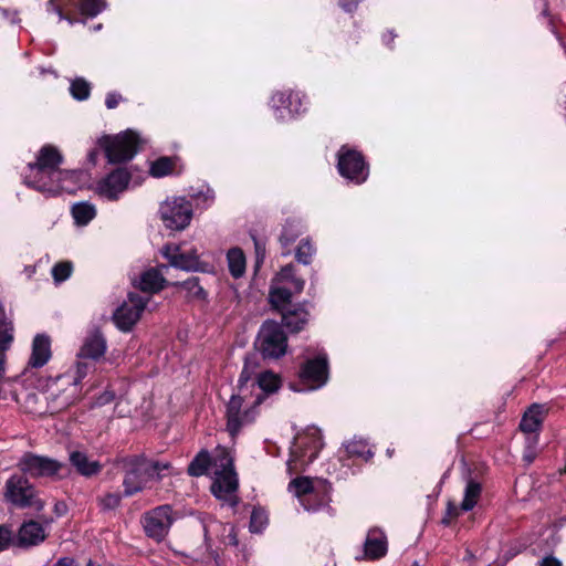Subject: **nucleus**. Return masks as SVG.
<instances>
[{
	"label": "nucleus",
	"mask_w": 566,
	"mask_h": 566,
	"mask_svg": "<svg viewBox=\"0 0 566 566\" xmlns=\"http://www.w3.org/2000/svg\"><path fill=\"white\" fill-rule=\"evenodd\" d=\"M63 157L55 147L43 146L36 160L28 164L23 174L24 184L48 197L75 193L84 186L85 175L82 170L61 169Z\"/></svg>",
	"instance_id": "f257e3e1"
},
{
	"label": "nucleus",
	"mask_w": 566,
	"mask_h": 566,
	"mask_svg": "<svg viewBox=\"0 0 566 566\" xmlns=\"http://www.w3.org/2000/svg\"><path fill=\"white\" fill-rule=\"evenodd\" d=\"M208 472L213 475L212 494L230 507H234L238 504V476L228 449L218 447L212 455L207 450H201L188 467L191 476H201Z\"/></svg>",
	"instance_id": "f03ea898"
},
{
	"label": "nucleus",
	"mask_w": 566,
	"mask_h": 566,
	"mask_svg": "<svg viewBox=\"0 0 566 566\" xmlns=\"http://www.w3.org/2000/svg\"><path fill=\"white\" fill-rule=\"evenodd\" d=\"M90 368V364L76 361L74 367L49 384L46 403L50 413L62 411L80 399L81 381L86 377Z\"/></svg>",
	"instance_id": "7ed1b4c3"
},
{
	"label": "nucleus",
	"mask_w": 566,
	"mask_h": 566,
	"mask_svg": "<svg viewBox=\"0 0 566 566\" xmlns=\"http://www.w3.org/2000/svg\"><path fill=\"white\" fill-rule=\"evenodd\" d=\"M263 402V396L253 392L249 388V382L242 381L238 391L233 394L227 405V430L234 438L248 424L254 422L259 415V407Z\"/></svg>",
	"instance_id": "20e7f679"
},
{
	"label": "nucleus",
	"mask_w": 566,
	"mask_h": 566,
	"mask_svg": "<svg viewBox=\"0 0 566 566\" xmlns=\"http://www.w3.org/2000/svg\"><path fill=\"white\" fill-rule=\"evenodd\" d=\"M118 463L125 470L123 481L125 496L140 492L149 481L161 479V472L170 468L168 462L149 460L143 455L126 457Z\"/></svg>",
	"instance_id": "39448f33"
},
{
	"label": "nucleus",
	"mask_w": 566,
	"mask_h": 566,
	"mask_svg": "<svg viewBox=\"0 0 566 566\" xmlns=\"http://www.w3.org/2000/svg\"><path fill=\"white\" fill-rule=\"evenodd\" d=\"M331 484L322 479L296 478L289 484V491L307 512H317L331 501Z\"/></svg>",
	"instance_id": "423d86ee"
},
{
	"label": "nucleus",
	"mask_w": 566,
	"mask_h": 566,
	"mask_svg": "<svg viewBox=\"0 0 566 566\" xmlns=\"http://www.w3.org/2000/svg\"><path fill=\"white\" fill-rule=\"evenodd\" d=\"M304 284V280L295 276L293 265L282 268L272 282L269 295L270 303L280 312L286 311L291 304L292 295L301 293Z\"/></svg>",
	"instance_id": "0eeeda50"
},
{
	"label": "nucleus",
	"mask_w": 566,
	"mask_h": 566,
	"mask_svg": "<svg viewBox=\"0 0 566 566\" xmlns=\"http://www.w3.org/2000/svg\"><path fill=\"white\" fill-rule=\"evenodd\" d=\"M270 108L279 122H290L307 111L308 101L304 93L294 90H281L272 94Z\"/></svg>",
	"instance_id": "6e6552de"
},
{
	"label": "nucleus",
	"mask_w": 566,
	"mask_h": 566,
	"mask_svg": "<svg viewBox=\"0 0 566 566\" xmlns=\"http://www.w3.org/2000/svg\"><path fill=\"white\" fill-rule=\"evenodd\" d=\"M97 144L104 150L108 163L117 164L134 158L138 150L139 137L134 130L127 129L114 136L104 135Z\"/></svg>",
	"instance_id": "1a4fd4ad"
},
{
	"label": "nucleus",
	"mask_w": 566,
	"mask_h": 566,
	"mask_svg": "<svg viewBox=\"0 0 566 566\" xmlns=\"http://www.w3.org/2000/svg\"><path fill=\"white\" fill-rule=\"evenodd\" d=\"M159 214L167 229L182 231L190 224L193 216L191 200L184 196L168 197L161 202Z\"/></svg>",
	"instance_id": "9d476101"
},
{
	"label": "nucleus",
	"mask_w": 566,
	"mask_h": 566,
	"mask_svg": "<svg viewBox=\"0 0 566 566\" xmlns=\"http://www.w3.org/2000/svg\"><path fill=\"white\" fill-rule=\"evenodd\" d=\"M161 254L168 261V266L187 272H209L208 263L200 260L197 249H187L184 244H166Z\"/></svg>",
	"instance_id": "9b49d317"
},
{
	"label": "nucleus",
	"mask_w": 566,
	"mask_h": 566,
	"mask_svg": "<svg viewBox=\"0 0 566 566\" xmlns=\"http://www.w3.org/2000/svg\"><path fill=\"white\" fill-rule=\"evenodd\" d=\"M4 499L21 509L33 507L41 511L44 507V503L36 496L28 479L19 474H13L6 482Z\"/></svg>",
	"instance_id": "f8f14e48"
},
{
	"label": "nucleus",
	"mask_w": 566,
	"mask_h": 566,
	"mask_svg": "<svg viewBox=\"0 0 566 566\" xmlns=\"http://www.w3.org/2000/svg\"><path fill=\"white\" fill-rule=\"evenodd\" d=\"M256 346L265 358H279L286 353L287 338L281 325L265 321L258 334Z\"/></svg>",
	"instance_id": "ddd939ff"
},
{
	"label": "nucleus",
	"mask_w": 566,
	"mask_h": 566,
	"mask_svg": "<svg viewBox=\"0 0 566 566\" xmlns=\"http://www.w3.org/2000/svg\"><path fill=\"white\" fill-rule=\"evenodd\" d=\"M300 380L304 385L302 390H316L326 385L328 359L325 352L319 350L305 359L300 370Z\"/></svg>",
	"instance_id": "4468645a"
},
{
	"label": "nucleus",
	"mask_w": 566,
	"mask_h": 566,
	"mask_svg": "<svg viewBox=\"0 0 566 566\" xmlns=\"http://www.w3.org/2000/svg\"><path fill=\"white\" fill-rule=\"evenodd\" d=\"M337 168L342 177L357 185L366 181L368 167L363 155L348 146H342L338 150Z\"/></svg>",
	"instance_id": "2eb2a0df"
},
{
	"label": "nucleus",
	"mask_w": 566,
	"mask_h": 566,
	"mask_svg": "<svg viewBox=\"0 0 566 566\" xmlns=\"http://www.w3.org/2000/svg\"><path fill=\"white\" fill-rule=\"evenodd\" d=\"M148 302V297H144L137 293H129L127 300L124 301L113 314V321L116 327L124 333L130 332L140 319Z\"/></svg>",
	"instance_id": "dca6fc26"
},
{
	"label": "nucleus",
	"mask_w": 566,
	"mask_h": 566,
	"mask_svg": "<svg viewBox=\"0 0 566 566\" xmlns=\"http://www.w3.org/2000/svg\"><path fill=\"white\" fill-rule=\"evenodd\" d=\"M172 509L170 505H160L143 516V526L148 537L160 542L168 534L172 523Z\"/></svg>",
	"instance_id": "f3484780"
},
{
	"label": "nucleus",
	"mask_w": 566,
	"mask_h": 566,
	"mask_svg": "<svg viewBox=\"0 0 566 566\" xmlns=\"http://www.w3.org/2000/svg\"><path fill=\"white\" fill-rule=\"evenodd\" d=\"M317 434V432H315ZM323 443L318 436L310 438L298 437L294 447L291 450V458L287 461L290 471L303 469L305 465L312 463L318 455Z\"/></svg>",
	"instance_id": "a211bd4d"
},
{
	"label": "nucleus",
	"mask_w": 566,
	"mask_h": 566,
	"mask_svg": "<svg viewBox=\"0 0 566 566\" xmlns=\"http://www.w3.org/2000/svg\"><path fill=\"white\" fill-rule=\"evenodd\" d=\"M130 181V174L126 168H116L101 178L95 186V192L109 201L118 200L126 191Z\"/></svg>",
	"instance_id": "6ab92c4d"
},
{
	"label": "nucleus",
	"mask_w": 566,
	"mask_h": 566,
	"mask_svg": "<svg viewBox=\"0 0 566 566\" xmlns=\"http://www.w3.org/2000/svg\"><path fill=\"white\" fill-rule=\"evenodd\" d=\"M18 467L30 476H53L62 464L54 459L27 452L20 458Z\"/></svg>",
	"instance_id": "aec40b11"
},
{
	"label": "nucleus",
	"mask_w": 566,
	"mask_h": 566,
	"mask_svg": "<svg viewBox=\"0 0 566 566\" xmlns=\"http://www.w3.org/2000/svg\"><path fill=\"white\" fill-rule=\"evenodd\" d=\"M107 349V342L99 328H92L83 339V344L77 353V361L82 359L98 360Z\"/></svg>",
	"instance_id": "412c9836"
},
{
	"label": "nucleus",
	"mask_w": 566,
	"mask_h": 566,
	"mask_svg": "<svg viewBox=\"0 0 566 566\" xmlns=\"http://www.w3.org/2000/svg\"><path fill=\"white\" fill-rule=\"evenodd\" d=\"M169 271V266L166 264H161L157 268H150L144 271L138 280L133 279V283L146 293H157L161 291L167 284L168 281L165 277V274Z\"/></svg>",
	"instance_id": "4be33fe9"
},
{
	"label": "nucleus",
	"mask_w": 566,
	"mask_h": 566,
	"mask_svg": "<svg viewBox=\"0 0 566 566\" xmlns=\"http://www.w3.org/2000/svg\"><path fill=\"white\" fill-rule=\"evenodd\" d=\"M15 536V546L29 548L40 545L46 538V532L42 524L33 520L24 522Z\"/></svg>",
	"instance_id": "5701e85b"
},
{
	"label": "nucleus",
	"mask_w": 566,
	"mask_h": 566,
	"mask_svg": "<svg viewBox=\"0 0 566 566\" xmlns=\"http://www.w3.org/2000/svg\"><path fill=\"white\" fill-rule=\"evenodd\" d=\"M387 552L388 541L385 532L379 527L370 528L364 542V558L368 560L380 559Z\"/></svg>",
	"instance_id": "b1692460"
},
{
	"label": "nucleus",
	"mask_w": 566,
	"mask_h": 566,
	"mask_svg": "<svg viewBox=\"0 0 566 566\" xmlns=\"http://www.w3.org/2000/svg\"><path fill=\"white\" fill-rule=\"evenodd\" d=\"M13 400L20 403L28 413L34 416L50 413L46 403V394L25 390L20 394H13Z\"/></svg>",
	"instance_id": "393cba45"
},
{
	"label": "nucleus",
	"mask_w": 566,
	"mask_h": 566,
	"mask_svg": "<svg viewBox=\"0 0 566 566\" xmlns=\"http://www.w3.org/2000/svg\"><path fill=\"white\" fill-rule=\"evenodd\" d=\"M51 357L50 339L45 335H36L32 343V353L29 365L34 368L44 366Z\"/></svg>",
	"instance_id": "a878e982"
},
{
	"label": "nucleus",
	"mask_w": 566,
	"mask_h": 566,
	"mask_svg": "<svg viewBox=\"0 0 566 566\" xmlns=\"http://www.w3.org/2000/svg\"><path fill=\"white\" fill-rule=\"evenodd\" d=\"M545 408L541 405L531 406L527 411H525L520 428L523 432L530 434L528 437L537 436V431L541 428V424L544 420Z\"/></svg>",
	"instance_id": "bb28decb"
},
{
	"label": "nucleus",
	"mask_w": 566,
	"mask_h": 566,
	"mask_svg": "<svg viewBox=\"0 0 566 566\" xmlns=\"http://www.w3.org/2000/svg\"><path fill=\"white\" fill-rule=\"evenodd\" d=\"M70 462L77 473L86 478L96 475L102 470V464L98 461L91 460L87 454L82 451H72L70 453Z\"/></svg>",
	"instance_id": "cd10ccee"
},
{
	"label": "nucleus",
	"mask_w": 566,
	"mask_h": 566,
	"mask_svg": "<svg viewBox=\"0 0 566 566\" xmlns=\"http://www.w3.org/2000/svg\"><path fill=\"white\" fill-rule=\"evenodd\" d=\"M281 378L273 371L265 370L259 374L256 381L249 384V388L253 392L264 395L273 394L281 387Z\"/></svg>",
	"instance_id": "c85d7f7f"
},
{
	"label": "nucleus",
	"mask_w": 566,
	"mask_h": 566,
	"mask_svg": "<svg viewBox=\"0 0 566 566\" xmlns=\"http://www.w3.org/2000/svg\"><path fill=\"white\" fill-rule=\"evenodd\" d=\"M228 270L233 279H240L245 274L247 258L242 249L234 247L227 252Z\"/></svg>",
	"instance_id": "c756f323"
},
{
	"label": "nucleus",
	"mask_w": 566,
	"mask_h": 566,
	"mask_svg": "<svg viewBox=\"0 0 566 566\" xmlns=\"http://www.w3.org/2000/svg\"><path fill=\"white\" fill-rule=\"evenodd\" d=\"M71 214L77 227H85L96 217V207L88 201L76 202L71 208Z\"/></svg>",
	"instance_id": "7c9ffc66"
},
{
	"label": "nucleus",
	"mask_w": 566,
	"mask_h": 566,
	"mask_svg": "<svg viewBox=\"0 0 566 566\" xmlns=\"http://www.w3.org/2000/svg\"><path fill=\"white\" fill-rule=\"evenodd\" d=\"M281 313L284 326L291 332H300L308 321V313L302 307L294 311L286 310Z\"/></svg>",
	"instance_id": "2f4dec72"
},
{
	"label": "nucleus",
	"mask_w": 566,
	"mask_h": 566,
	"mask_svg": "<svg viewBox=\"0 0 566 566\" xmlns=\"http://www.w3.org/2000/svg\"><path fill=\"white\" fill-rule=\"evenodd\" d=\"M346 452L350 457L361 458L367 461L374 457V451L365 439L354 438L345 444Z\"/></svg>",
	"instance_id": "473e14b6"
},
{
	"label": "nucleus",
	"mask_w": 566,
	"mask_h": 566,
	"mask_svg": "<svg viewBox=\"0 0 566 566\" xmlns=\"http://www.w3.org/2000/svg\"><path fill=\"white\" fill-rule=\"evenodd\" d=\"M481 491H482V488H481L480 483H478L473 480H470L467 483V486L464 490V497L461 502V510L463 512H469L474 509V506L476 505V503L481 496Z\"/></svg>",
	"instance_id": "72a5a7b5"
},
{
	"label": "nucleus",
	"mask_w": 566,
	"mask_h": 566,
	"mask_svg": "<svg viewBox=\"0 0 566 566\" xmlns=\"http://www.w3.org/2000/svg\"><path fill=\"white\" fill-rule=\"evenodd\" d=\"M174 285H179L182 290L186 291V296L192 301H205L207 298V292L200 285L199 279L192 276L186 280L182 283H172Z\"/></svg>",
	"instance_id": "f704fd0d"
},
{
	"label": "nucleus",
	"mask_w": 566,
	"mask_h": 566,
	"mask_svg": "<svg viewBox=\"0 0 566 566\" xmlns=\"http://www.w3.org/2000/svg\"><path fill=\"white\" fill-rule=\"evenodd\" d=\"M176 159L170 157H160L150 164L149 172L153 177L161 178L174 172Z\"/></svg>",
	"instance_id": "c9c22d12"
},
{
	"label": "nucleus",
	"mask_w": 566,
	"mask_h": 566,
	"mask_svg": "<svg viewBox=\"0 0 566 566\" xmlns=\"http://www.w3.org/2000/svg\"><path fill=\"white\" fill-rule=\"evenodd\" d=\"M302 230L303 227L300 221L287 220L280 235L282 245L286 247L292 243L302 233Z\"/></svg>",
	"instance_id": "e433bc0d"
},
{
	"label": "nucleus",
	"mask_w": 566,
	"mask_h": 566,
	"mask_svg": "<svg viewBox=\"0 0 566 566\" xmlns=\"http://www.w3.org/2000/svg\"><path fill=\"white\" fill-rule=\"evenodd\" d=\"M189 197L191 202L195 201L198 207L206 209L212 205L214 192L211 188L202 186L197 191L191 192Z\"/></svg>",
	"instance_id": "4c0bfd02"
},
{
	"label": "nucleus",
	"mask_w": 566,
	"mask_h": 566,
	"mask_svg": "<svg viewBox=\"0 0 566 566\" xmlns=\"http://www.w3.org/2000/svg\"><path fill=\"white\" fill-rule=\"evenodd\" d=\"M71 95L77 101H85L91 94V84L83 77H76L70 85Z\"/></svg>",
	"instance_id": "58836bf2"
},
{
	"label": "nucleus",
	"mask_w": 566,
	"mask_h": 566,
	"mask_svg": "<svg viewBox=\"0 0 566 566\" xmlns=\"http://www.w3.org/2000/svg\"><path fill=\"white\" fill-rule=\"evenodd\" d=\"M106 0H80L78 9L82 14L96 17L106 9Z\"/></svg>",
	"instance_id": "ea45409f"
},
{
	"label": "nucleus",
	"mask_w": 566,
	"mask_h": 566,
	"mask_svg": "<svg viewBox=\"0 0 566 566\" xmlns=\"http://www.w3.org/2000/svg\"><path fill=\"white\" fill-rule=\"evenodd\" d=\"M73 272V264L70 261H61L53 265L51 274L55 284L65 282Z\"/></svg>",
	"instance_id": "a19ab883"
},
{
	"label": "nucleus",
	"mask_w": 566,
	"mask_h": 566,
	"mask_svg": "<svg viewBox=\"0 0 566 566\" xmlns=\"http://www.w3.org/2000/svg\"><path fill=\"white\" fill-rule=\"evenodd\" d=\"M315 251L316 249L311 241L308 239H304L300 242L296 249L295 258L300 263L307 265L312 262V256Z\"/></svg>",
	"instance_id": "79ce46f5"
},
{
	"label": "nucleus",
	"mask_w": 566,
	"mask_h": 566,
	"mask_svg": "<svg viewBox=\"0 0 566 566\" xmlns=\"http://www.w3.org/2000/svg\"><path fill=\"white\" fill-rule=\"evenodd\" d=\"M13 342V326L10 322L0 319V353L11 347Z\"/></svg>",
	"instance_id": "37998d69"
},
{
	"label": "nucleus",
	"mask_w": 566,
	"mask_h": 566,
	"mask_svg": "<svg viewBox=\"0 0 566 566\" xmlns=\"http://www.w3.org/2000/svg\"><path fill=\"white\" fill-rule=\"evenodd\" d=\"M268 524V514L262 509H254L250 518V531L252 533H261Z\"/></svg>",
	"instance_id": "c03bdc74"
},
{
	"label": "nucleus",
	"mask_w": 566,
	"mask_h": 566,
	"mask_svg": "<svg viewBox=\"0 0 566 566\" xmlns=\"http://www.w3.org/2000/svg\"><path fill=\"white\" fill-rule=\"evenodd\" d=\"M122 502L120 493H107L104 496L99 497L98 504L104 511H112L119 506Z\"/></svg>",
	"instance_id": "a18cd8bd"
},
{
	"label": "nucleus",
	"mask_w": 566,
	"mask_h": 566,
	"mask_svg": "<svg viewBox=\"0 0 566 566\" xmlns=\"http://www.w3.org/2000/svg\"><path fill=\"white\" fill-rule=\"evenodd\" d=\"M11 545L15 546V536L13 532L9 527L0 525V552L7 549Z\"/></svg>",
	"instance_id": "49530a36"
},
{
	"label": "nucleus",
	"mask_w": 566,
	"mask_h": 566,
	"mask_svg": "<svg viewBox=\"0 0 566 566\" xmlns=\"http://www.w3.org/2000/svg\"><path fill=\"white\" fill-rule=\"evenodd\" d=\"M463 512L461 510V504L458 506L453 502L449 501L447 504L446 514L441 520V523L446 526L451 525V523Z\"/></svg>",
	"instance_id": "de8ad7c7"
},
{
	"label": "nucleus",
	"mask_w": 566,
	"mask_h": 566,
	"mask_svg": "<svg viewBox=\"0 0 566 566\" xmlns=\"http://www.w3.org/2000/svg\"><path fill=\"white\" fill-rule=\"evenodd\" d=\"M537 436L527 437V446L523 455V459L527 464L532 463L536 457L535 446L537 444Z\"/></svg>",
	"instance_id": "09e8293b"
},
{
	"label": "nucleus",
	"mask_w": 566,
	"mask_h": 566,
	"mask_svg": "<svg viewBox=\"0 0 566 566\" xmlns=\"http://www.w3.org/2000/svg\"><path fill=\"white\" fill-rule=\"evenodd\" d=\"M46 10L48 12H53V13H56L59 15V20L62 21V20H66L70 24H73L74 23V20L66 17L60 7H57L54 2V0H50L48 3H46Z\"/></svg>",
	"instance_id": "8fccbe9b"
},
{
	"label": "nucleus",
	"mask_w": 566,
	"mask_h": 566,
	"mask_svg": "<svg viewBox=\"0 0 566 566\" xmlns=\"http://www.w3.org/2000/svg\"><path fill=\"white\" fill-rule=\"evenodd\" d=\"M122 101V95L116 92H111L106 95L105 105L108 109H114Z\"/></svg>",
	"instance_id": "3c124183"
},
{
	"label": "nucleus",
	"mask_w": 566,
	"mask_h": 566,
	"mask_svg": "<svg viewBox=\"0 0 566 566\" xmlns=\"http://www.w3.org/2000/svg\"><path fill=\"white\" fill-rule=\"evenodd\" d=\"M253 241H254L255 255H256V268H258L260 265V263L263 262V259L265 256V247L255 237H253Z\"/></svg>",
	"instance_id": "603ef678"
},
{
	"label": "nucleus",
	"mask_w": 566,
	"mask_h": 566,
	"mask_svg": "<svg viewBox=\"0 0 566 566\" xmlns=\"http://www.w3.org/2000/svg\"><path fill=\"white\" fill-rule=\"evenodd\" d=\"M538 566H562V562L553 555H546L538 560Z\"/></svg>",
	"instance_id": "864d4df0"
},
{
	"label": "nucleus",
	"mask_w": 566,
	"mask_h": 566,
	"mask_svg": "<svg viewBox=\"0 0 566 566\" xmlns=\"http://www.w3.org/2000/svg\"><path fill=\"white\" fill-rule=\"evenodd\" d=\"M13 382L14 381L11 380L10 385L0 386V394H1L0 400L1 399H7L9 395L13 398V394H18L15 390L12 389Z\"/></svg>",
	"instance_id": "5fc2aeb1"
},
{
	"label": "nucleus",
	"mask_w": 566,
	"mask_h": 566,
	"mask_svg": "<svg viewBox=\"0 0 566 566\" xmlns=\"http://www.w3.org/2000/svg\"><path fill=\"white\" fill-rule=\"evenodd\" d=\"M359 3V0H339V6L347 12L354 11Z\"/></svg>",
	"instance_id": "6e6d98bb"
},
{
	"label": "nucleus",
	"mask_w": 566,
	"mask_h": 566,
	"mask_svg": "<svg viewBox=\"0 0 566 566\" xmlns=\"http://www.w3.org/2000/svg\"><path fill=\"white\" fill-rule=\"evenodd\" d=\"M521 552V547H513L509 548L503 554V563L502 565H505L510 559H512L514 556H516Z\"/></svg>",
	"instance_id": "4d7b16f0"
},
{
	"label": "nucleus",
	"mask_w": 566,
	"mask_h": 566,
	"mask_svg": "<svg viewBox=\"0 0 566 566\" xmlns=\"http://www.w3.org/2000/svg\"><path fill=\"white\" fill-rule=\"evenodd\" d=\"M228 544L232 546H238L239 541L235 533V527L233 525L229 526V534H228Z\"/></svg>",
	"instance_id": "13d9d810"
},
{
	"label": "nucleus",
	"mask_w": 566,
	"mask_h": 566,
	"mask_svg": "<svg viewBox=\"0 0 566 566\" xmlns=\"http://www.w3.org/2000/svg\"><path fill=\"white\" fill-rule=\"evenodd\" d=\"M55 566H78L77 563L71 557H62L60 558Z\"/></svg>",
	"instance_id": "bf43d9fd"
},
{
	"label": "nucleus",
	"mask_w": 566,
	"mask_h": 566,
	"mask_svg": "<svg viewBox=\"0 0 566 566\" xmlns=\"http://www.w3.org/2000/svg\"><path fill=\"white\" fill-rule=\"evenodd\" d=\"M114 399V394L106 391L104 395L99 398L101 403L109 402Z\"/></svg>",
	"instance_id": "052dcab7"
},
{
	"label": "nucleus",
	"mask_w": 566,
	"mask_h": 566,
	"mask_svg": "<svg viewBox=\"0 0 566 566\" xmlns=\"http://www.w3.org/2000/svg\"><path fill=\"white\" fill-rule=\"evenodd\" d=\"M531 482V478L530 476H521L517 481H516V484H515V488H520L522 485H528Z\"/></svg>",
	"instance_id": "680f3d73"
},
{
	"label": "nucleus",
	"mask_w": 566,
	"mask_h": 566,
	"mask_svg": "<svg viewBox=\"0 0 566 566\" xmlns=\"http://www.w3.org/2000/svg\"><path fill=\"white\" fill-rule=\"evenodd\" d=\"M395 38V34L392 32H388L387 34H384L382 36V41L386 43V44H389L390 41H392Z\"/></svg>",
	"instance_id": "e2e57ef3"
},
{
	"label": "nucleus",
	"mask_w": 566,
	"mask_h": 566,
	"mask_svg": "<svg viewBox=\"0 0 566 566\" xmlns=\"http://www.w3.org/2000/svg\"><path fill=\"white\" fill-rule=\"evenodd\" d=\"M27 270L30 276L35 272L34 268H28Z\"/></svg>",
	"instance_id": "0e129e2a"
},
{
	"label": "nucleus",
	"mask_w": 566,
	"mask_h": 566,
	"mask_svg": "<svg viewBox=\"0 0 566 566\" xmlns=\"http://www.w3.org/2000/svg\"><path fill=\"white\" fill-rule=\"evenodd\" d=\"M0 12H1V14H2L4 18H7V15H8V11H7V10H4V9H0Z\"/></svg>",
	"instance_id": "69168bd1"
},
{
	"label": "nucleus",
	"mask_w": 566,
	"mask_h": 566,
	"mask_svg": "<svg viewBox=\"0 0 566 566\" xmlns=\"http://www.w3.org/2000/svg\"><path fill=\"white\" fill-rule=\"evenodd\" d=\"M10 21H11L12 23L18 22L17 14H13V17L11 18V20H10Z\"/></svg>",
	"instance_id": "338daca9"
},
{
	"label": "nucleus",
	"mask_w": 566,
	"mask_h": 566,
	"mask_svg": "<svg viewBox=\"0 0 566 566\" xmlns=\"http://www.w3.org/2000/svg\"><path fill=\"white\" fill-rule=\"evenodd\" d=\"M86 566H98V565L93 563L92 560H90Z\"/></svg>",
	"instance_id": "774afa93"
}]
</instances>
